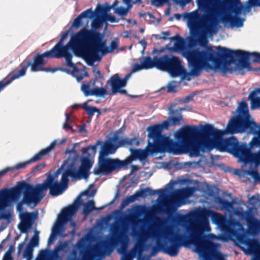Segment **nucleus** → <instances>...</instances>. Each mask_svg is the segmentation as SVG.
Segmentation results:
<instances>
[{
  "label": "nucleus",
  "mask_w": 260,
  "mask_h": 260,
  "mask_svg": "<svg viewBox=\"0 0 260 260\" xmlns=\"http://www.w3.org/2000/svg\"><path fill=\"white\" fill-rule=\"evenodd\" d=\"M207 46L205 49L200 48L187 49L183 54L192 67V73L199 76L201 70L205 68L215 70L223 74L228 72L236 75H243L244 69L250 70V53L244 51L232 50L220 46L215 47Z\"/></svg>",
  "instance_id": "nucleus-1"
},
{
  "label": "nucleus",
  "mask_w": 260,
  "mask_h": 260,
  "mask_svg": "<svg viewBox=\"0 0 260 260\" xmlns=\"http://www.w3.org/2000/svg\"><path fill=\"white\" fill-rule=\"evenodd\" d=\"M55 178V175L49 174L43 183L37 184L35 187L25 181H20L12 188L1 190L0 213H11L9 210H6V207L10 202L16 201L22 192H23L22 202L27 205L39 203L43 198V192L48 189L52 196L61 194L66 189Z\"/></svg>",
  "instance_id": "nucleus-2"
},
{
  "label": "nucleus",
  "mask_w": 260,
  "mask_h": 260,
  "mask_svg": "<svg viewBox=\"0 0 260 260\" xmlns=\"http://www.w3.org/2000/svg\"><path fill=\"white\" fill-rule=\"evenodd\" d=\"M198 5L201 9L208 13V15H202L197 11L183 13V19L187 20V24L191 35L199 38L201 46L206 45V35L215 33L218 22L214 14L219 10L221 3L218 0H198Z\"/></svg>",
  "instance_id": "nucleus-3"
},
{
  "label": "nucleus",
  "mask_w": 260,
  "mask_h": 260,
  "mask_svg": "<svg viewBox=\"0 0 260 260\" xmlns=\"http://www.w3.org/2000/svg\"><path fill=\"white\" fill-rule=\"evenodd\" d=\"M211 129V124H206L199 129L195 125L182 127L175 135L177 141L186 151L198 156L201 149L209 150L213 148L211 134L207 133Z\"/></svg>",
  "instance_id": "nucleus-4"
},
{
  "label": "nucleus",
  "mask_w": 260,
  "mask_h": 260,
  "mask_svg": "<svg viewBox=\"0 0 260 260\" xmlns=\"http://www.w3.org/2000/svg\"><path fill=\"white\" fill-rule=\"evenodd\" d=\"M103 38V35L99 31L85 27L81 29L80 38L82 41V56L88 65L101 61L102 56L111 53L109 47L106 46Z\"/></svg>",
  "instance_id": "nucleus-5"
},
{
  "label": "nucleus",
  "mask_w": 260,
  "mask_h": 260,
  "mask_svg": "<svg viewBox=\"0 0 260 260\" xmlns=\"http://www.w3.org/2000/svg\"><path fill=\"white\" fill-rule=\"evenodd\" d=\"M81 34V29L66 45L57 43L51 50L42 54L46 56V58H64L67 66L72 68V74L75 75V73L79 72L80 70L72 62L73 55L69 50L71 49L77 55L82 56V41L80 38Z\"/></svg>",
  "instance_id": "nucleus-6"
},
{
  "label": "nucleus",
  "mask_w": 260,
  "mask_h": 260,
  "mask_svg": "<svg viewBox=\"0 0 260 260\" xmlns=\"http://www.w3.org/2000/svg\"><path fill=\"white\" fill-rule=\"evenodd\" d=\"M149 139L152 140V142H148V151L150 154H154L165 151L173 152L179 154L177 148L179 144L169 137L162 135L161 128L157 124L148 127L147 129Z\"/></svg>",
  "instance_id": "nucleus-7"
},
{
  "label": "nucleus",
  "mask_w": 260,
  "mask_h": 260,
  "mask_svg": "<svg viewBox=\"0 0 260 260\" xmlns=\"http://www.w3.org/2000/svg\"><path fill=\"white\" fill-rule=\"evenodd\" d=\"M207 133L211 134L213 148H216L220 152H228L240 159L247 146L246 143H240L234 137L223 138V131L215 128L211 124V129H208Z\"/></svg>",
  "instance_id": "nucleus-8"
},
{
  "label": "nucleus",
  "mask_w": 260,
  "mask_h": 260,
  "mask_svg": "<svg viewBox=\"0 0 260 260\" xmlns=\"http://www.w3.org/2000/svg\"><path fill=\"white\" fill-rule=\"evenodd\" d=\"M226 131L228 133L231 134L241 133L249 131L255 135L254 137H258L260 134V123L258 125L251 118L250 115L238 114L233 117L229 121Z\"/></svg>",
  "instance_id": "nucleus-9"
},
{
  "label": "nucleus",
  "mask_w": 260,
  "mask_h": 260,
  "mask_svg": "<svg viewBox=\"0 0 260 260\" xmlns=\"http://www.w3.org/2000/svg\"><path fill=\"white\" fill-rule=\"evenodd\" d=\"M209 211L206 209H202L193 214L195 222L193 225L186 228L189 232V237L192 241L199 240L204 231L209 232L211 230L208 220Z\"/></svg>",
  "instance_id": "nucleus-10"
},
{
  "label": "nucleus",
  "mask_w": 260,
  "mask_h": 260,
  "mask_svg": "<svg viewBox=\"0 0 260 260\" xmlns=\"http://www.w3.org/2000/svg\"><path fill=\"white\" fill-rule=\"evenodd\" d=\"M123 160L118 158L99 156L98 167L94 168L93 173L95 175H108L125 168Z\"/></svg>",
  "instance_id": "nucleus-11"
},
{
  "label": "nucleus",
  "mask_w": 260,
  "mask_h": 260,
  "mask_svg": "<svg viewBox=\"0 0 260 260\" xmlns=\"http://www.w3.org/2000/svg\"><path fill=\"white\" fill-rule=\"evenodd\" d=\"M159 63V70L167 71L173 77L181 76L184 72L180 60L176 56L170 57L165 55L160 57Z\"/></svg>",
  "instance_id": "nucleus-12"
},
{
  "label": "nucleus",
  "mask_w": 260,
  "mask_h": 260,
  "mask_svg": "<svg viewBox=\"0 0 260 260\" xmlns=\"http://www.w3.org/2000/svg\"><path fill=\"white\" fill-rule=\"evenodd\" d=\"M172 237L169 239L171 243L170 246H168L166 243L158 245L159 247L165 253L170 256H176L179 252V248L185 243L188 237L184 235L177 233H172Z\"/></svg>",
  "instance_id": "nucleus-13"
},
{
  "label": "nucleus",
  "mask_w": 260,
  "mask_h": 260,
  "mask_svg": "<svg viewBox=\"0 0 260 260\" xmlns=\"http://www.w3.org/2000/svg\"><path fill=\"white\" fill-rule=\"evenodd\" d=\"M194 191L193 187H186L182 189L176 190L171 196L169 197L164 207L168 213L175 211L178 207V201L180 198L183 197H189Z\"/></svg>",
  "instance_id": "nucleus-14"
},
{
  "label": "nucleus",
  "mask_w": 260,
  "mask_h": 260,
  "mask_svg": "<svg viewBox=\"0 0 260 260\" xmlns=\"http://www.w3.org/2000/svg\"><path fill=\"white\" fill-rule=\"evenodd\" d=\"M89 190H87L79 194L74 204L63 209L58 216V223L62 225L71 219L72 217L77 212L79 207L82 204L81 196H88Z\"/></svg>",
  "instance_id": "nucleus-15"
},
{
  "label": "nucleus",
  "mask_w": 260,
  "mask_h": 260,
  "mask_svg": "<svg viewBox=\"0 0 260 260\" xmlns=\"http://www.w3.org/2000/svg\"><path fill=\"white\" fill-rule=\"evenodd\" d=\"M46 56H44L42 54L37 53L32 59V64L31 66V72H38L43 71L45 72H51L52 73L57 71L65 72L67 73H70V70L63 68H44V66L47 63V60L46 59Z\"/></svg>",
  "instance_id": "nucleus-16"
},
{
  "label": "nucleus",
  "mask_w": 260,
  "mask_h": 260,
  "mask_svg": "<svg viewBox=\"0 0 260 260\" xmlns=\"http://www.w3.org/2000/svg\"><path fill=\"white\" fill-rule=\"evenodd\" d=\"M158 233V226L154 223L149 225L147 230L142 229L138 233V241L135 245V251L139 253L143 251L144 243L150 237H154L157 236Z\"/></svg>",
  "instance_id": "nucleus-17"
},
{
  "label": "nucleus",
  "mask_w": 260,
  "mask_h": 260,
  "mask_svg": "<svg viewBox=\"0 0 260 260\" xmlns=\"http://www.w3.org/2000/svg\"><path fill=\"white\" fill-rule=\"evenodd\" d=\"M101 145V147L99 156H107L109 154L115 153L116 150L120 147L119 142V135L117 134H115L112 137L108 138Z\"/></svg>",
  "instance_id": "nucleus-18"
},
{
  "label": "nucleus",
  "mask_w": 260,
  "mask_h": 260,
  "mask_svg": "<svg viewBox=\"0 0 260 260\" xmlns=\"http://www.w3.org/2000/svg\"><path fill=\"white\" fill-rule=\"evenodd\" d=\"M202 256L204 260H225L222 254L217 250V244L212 241L204 244Z\"/></svg>",
  "instance_id": "nucleus-19"
},
{
  "label": "nucleus",
  "mask_w": 260,
  "mask_h": 260,
  "mask_svg": "<svg viewBox=\"0 0 260 260\" xmlns=\"http://www.w3.org/2000/svg\"><path fill=\"white\" fill-rule=\"evenodd\" d=\"M32 64V60L25 58L20 64V67L21 69L16 73L12 75H9L6 78L3 79L0 81L2 85L6 87L7 85L10 84L14 79H18L22 76H24L26 74L27 69L30 67V69Z\"/></svg>",
  "instance_id": "nucleus-20"
},
{
  "label": "nucleus",
  "mask_w": 260,
  "mask_h": 260,
  "mask_svg": "<svg viewBox=\"0 0 260 260\" xmlns=\"http://www.w3.org/2000/svg\"><path fill=\"white\" fill-rule=\"evenodd\" d=\"M160 57L154 56L153 59L149 56H145L143 58V60L141 63H136L134 64L132 70V72H136L143 69L148 70L155 67L159 70V60Z\"/></svg>",
  "instance_id": "nucleus-21"
},
{
  "label": "nucleus",
  "mask_w": 260,
  "mask_h": 260,
  "mask_svg": "<svg viewBox=\"0 0 260 260\" xmlns=\"http://www.w3.org/2000/svg\"><path fill=\"white\" fill-rule=\"evenodd\" d=\"M238 240L246 246L248 253L253 256V260H260V243L257 240L244 237L239 238Z\"/></svg>",
  "instance_id": "nucleus-22"
},
{
  "label": "nucleus",
  "mask_w": 260,
  "mask_h": 260,
  "mask_svg": "<svg viewBox=\"0 0 260 260\" xmlns=\"http://www.w3.org/2000/svg\"><path fill=\"white\" fill-rule=\"evenodd\" d=\"M56 144V140H55L51 142L49 146L47 147L46 148L41 150L29 160L16 165L14 167V169L19 170L25 168L27 165L30 164L31 162H36L41 159L43 156L49 155L50 152L54 149Z\"/></svg>",
  "instance_id": "nucleus-23"
},
{
  "label": "nucleus",
  "mask_w": 260,
  "mask_h": 260,
  "mask_svg": "<svg viewBox=\"0 0 260 260\" xmlns=\"http://www.w3.org/2000/svg\"><path fill=\"white\" fill-rule=\"evenodd\" d=\"M165 191V189L154 190L149 187H147L140 191H137L133 195L126 197V198L122 202L121 206L122 207H124L125 206H127L129 204L134 202L138 197H143L147 194L150 196H153L156 193L162 194Z\"/></svg>",
  "instance_id": "nucleus-24"
},
{
  "label": "nucleus",
  "mask_w": 260,
  "mask_h": 260,
  "mask_svg": "<svg viewBox=\"0 0 260 260\" xmlns=\"http://www.w3.org/2000/svg\"><path fill=\"white\" fill-rule=\"evenodd\" d=\"M245 220L247 222L249 231L253 235L260 233V220L254 217L251 211L245 213Z\"/></svg>",
  "instance_id": "nucleus-25"
},
{
  "label": "nucleus",
  "mask_w": 260,
  "mask_h": 260,
  "mask_svg": "<svg viewBox=\"0 0 260 260\" xmlns=\"http://www.w3.org/2000/svg\"><path fill=\"white\" fill-rule=\"evenodd\" d=\"M81 258L79 260H94L95 257H102L103 252L98 246H93L92 248L81 251Z\"/></svg>",
  "instance_id": "nucleus-26"
},
{
  "label": "nucleus",
  "mask_w": 260,
  "mask_h": 260,
  "mask_svg": "<svg viewBox=\"0 0 260 260\" xmlns=\"http://www.w3.org/2000/svg\"><path fill=\"white\" fill-rule=\"evenodd\" d=\"M36 214L34 213L25 212L21 213L20 219L22 222V225L19 228L22 232L26 233L27 229L32 225Z\"/></svg>",
  "instance_id": "nucleus-27"
},
{
  "label": "nucleus",
  "mask_w": 260,
  "mask_h": 260,
  "mask_svg": "<svg viewBox=\"0 0 260 260\" xmlns=\"http://www.w3.org/2000/svg\"><path fill=\"white\" fill-rule=\"evenodd\" d=\"M107 83L111 87V93L112 94L117 93L119 88H122L125 86L117 74L112 75L107 81Z\"/></svg>",
  "instance_id": "nucleus-28"
},
{
  "label": "nucleus",
  "mask_w": 260,
  "mask_h": 260,
  "mask_svg": "<svg viewBox=\"0 0 260 260\" xmlns=\"http://www.w3.org/2000/svg\"><path fill=\"white\" fill-rule=\"evenodd\" d=\"M69 165L73 173L74 179L80 180L84 178L86 179L89 177V171L80 166L77 171L74 163H71Z\"/></svg>",
  "instance_id": "nucleus-29"
},
{
  "label": "nucleus",
  "mask_w": 260,
  "mask_h": 260,
  "mask_svg": "<svg viewBox=\"0 0 260 260\" xmlns=\"http://www.w3.org/2000/svg\"><path fill=\"white\" fill-rule=\"evenodd\" d=\"M225 22L230 23L231 27H240L243 25V20L238 16L229 15L224 17L223 19Z\"/></svg>",
  "instance_id": "nucleus-30"
},
{
  "label": "nucleus",
  "mask_w": 260,
  "mask_h": 260,
  "mask_svg": "<svg viewBox=\"0 0 260 260\" xmlns=\"http://www.w3.org/2000/svg\"><path fill=\"white\" fill-rule=\"evenodd\" d=\"M251 101V108H254L260 106V88H255L251 92L249 95Z\"/></svg>",
  "instance_id": "nucleus-31"
},
{
  "label": "nucleus",
  "mask_w": 260,
  "mask_h": 260,
  "mask_svg": "<svg viewBox=\"0 0 260 260\" xmlns=\"http://www.w3.org/2000/svg\"><path fill=\"white\" fill-rule=\"evenodd\" d=\"M71 177L73 178V173L72 172L70 165L68 166L64 171L62 173L61 178L59 183L66 189L68 187L69 180L68 177Z\"/></svg>",
  "instance_id": "nucleus-32"
},
{
  "label": "nucleus",
  "mask_w": 260,
  "mask_h": 260,
  "mask_svg": "<svg viewBox=\"0 0 260 260\" xmlns=\"http://www.w3.org/2000/svg\"><path fill=\"white\" fill-rule=\"evenodd\" d=\"M105 206H103L100 208L95 207L94 202L93 200L88 201L83 204V213L85 215H88L93 210H102Z\"/></svg>",
  "instance_id": "nucleus-33"
},
{
  "label": "nucleus",
  "mask_w": 260,
  "mask_h": 260,
  "mask_svg": "<svg viewBox=\"0 0 260 260\" xmlns=\"http://www.w3.org/2000/svg\"><path fill=\"white\" fill-rule=\"evenodd\" d=\"M119 142L120 145V147L125 146H138L140 142L138 139L136 137L133 138H121L120 139L119 137Z\"/></svg>",
  "instance_id": "nucleus-34"
},
{
  "label": "nucleus",
  "mask_w": 260,
  "mask_h": 260,
  "mask_svg": "<svg viewBox=\"0 0 260 260\" xmlns=\"http://www.w3.org/2000/svg\"><path fill=\"white\" fill-rule=\"evenodd\" d=\"M129 150L131 151V155L123 160L125 167H126L134 160L138 159L139 149L131 148Z\"/></svg>",
  "instance_id": "nucleus-35"
},
{
  "label": "nucleus",
  "mask_w": 260,
  "mask_h": 260,
  "mask_svg": "<svg viewBox=\"0 0 260 260\" xmlns=\"http://www.w3.org/2000/svg\"><path fill=\"white\" fill-rule=\"evenodd\" d=\"M105 19L104 17H96L91 22V28L92 30L98 31L103 25Z\"/></svg>",
  "instance_id": "nucleus-36"
},
{
  "label": "nucleus",
  "mask_w": 260,
  "mask_h": 260,
  "mask_svg": "<svg viewBox=\"0 0 260 260\" xmlns=\"http://www.w3.org/2000/svg\"><path fill=\"white\" fill-rule=\"evenodd\" d=\"M171 40H174V47L179 50H182L184 46V41L179 35L171 38Z\"/></svg>",
  "instance_id": "nucleus-37"
},
{
  "label": "nucleus",
  "mask_w": 260,
  "mask_h": 260,
  "mask_svg": "<svg viewBox=\"0 0 260 260\" xmlns=\"http://www.w3.org/2000/svg\"><path fill=\"white\" fill-rule=\"evenodd\" d=\"M216 203L220 205L222 207L225 209H231L233 207V203L228 201L221 197H217L215 199Z\"/></svg>",
  "instance_id": "nucleus-38"
},
{
  "label": "nucleus",
  "mask_w": 260,
  "mask_h": 260,
  "mask_svg": "<svg viewBox=\"0 0 260 260\" xmlns=\"http://www.w3.org/2000/svg\"><path fill=\"white\" fill-rule=\"evenodd\" d=\"M238 114H242V115H248L249 111L248 109V105L245 101H241L239 103L238 107Z\"/></svg>",
  "instance_id": "nucleus-39"
},
{
  "label": "nucleus",
  "mask_w": 260,
  "mask_h": 260,
  "mask_svg": "<svg viewBox=\"0 0 260 260\" xmlns=\"http://www.w3.org/2000/svg\"><path fill=\"white\" fill-rule=\"evenodd\" d=\"M252 7H260V0H248L245 4L244 11L249 12Z\"/></svg>",
  "instance_id": "nucleus-40"
},
{
  "label": "nucleus",
  "mask_w": 260,
  "mask_h": 260,
  "mask_svg": "<svg viewBox=\"0 0 260 260\" xmlns=\"http://www.w3.org/2000/svg\"><path fill=\"white\" fill-rule=\"evenodd\" d=\"M213 219L215 223L220 226H223L225 222V217L220 213H215L213 215Z\"/></svg>",
  "instance_id": "nucleus-41"
},
{
  "label": "nucleus",
  "mask_w": 260,
  "mask_h": 260,
  "mask_svg": "<svg viewBox=\"0 0 260 260\" xmlns=\"http://www.w3.org/2000/svg\"><path fill=\"white\" fill-rule=\"evenodd\" d=\"M111 9V7L107 8L104 7L99 5L94 12L96 17H103L102 15L106 14V13Z\"/></svg>",
  "instance_id": "nucleus-42"
},
{
  "label": "nucleus",
  "mask_w": 260,
  "mask_h": 260,
  "mask_svg": "<svg viewBox=\"0 0 260 260\" xmlns=\"http://www.w3.org/2000/svg\"><path fill=\"white\" fill-rule=\"evenodd\" d=\"M92 165V162L87 156L83 157L81 158L80 167L89 171Z\"/></svg>",
  "instance_id": "nucleus-43"
},
{
  "label": "nucleus",
  "mask_w": 260,
  "mask_h": 260,
  "mask_svg": "<svg viewBox=\"0 0 260 260\" xmlns=\"http://www.w3.org/2000/svg\"><path fill=\"white\" fill-rule=\"evenodd\" d=\"M131 8V6H127V8L123 7H117L115 9L114 12L122 17L121 19H124L123 17L127 15L128 10Z\"/></svg>",
  "instance_id": "nucleus-44"
},
{
  "label": "nucleus",
  "mask_w": 260,
  "mask_h": 260,
  "mask_svg": "<svg viewBox=\"0 0 260 260\" xmlns=\"http://www.w3.org/2000/svg\"><path fill=\"white\" fill-rule=\"evenodd\" d=\"M91 95L96 96H104L107 94V91L104 87H95L92 89Z\"/></svg>",
  "instance_id": "nucleus-45"
},
{
  "label": "nucleus",
  "mask_w": 260,
  "mask_h": 260,
  "mask_svg": "<svg viewBox=\"0 0 260 260\" xmlns=\"http://www.w3.org/2000/svg\"><path fill=\"white\" fill-rule=\"evenodd\" d=\"M102 144V142L100 140H98L94 145H89L83 148V153L87 154L88 151L91 149L93 154H95L96 150V147L99 145Z\"/></svg>",
  "instance_id": "nucleus-46"
},
{
  "label": "nucleus",
  "mask_w": 260,
  "mask_h": 260,
  "mask_svg": "<svg viewBox=\"0 0 260 260\" xmlns=\"http://www.w3.org/2000/svg\"><path fill=\"white\" fill-rule=\"evenodd\" d=\"M34 248L30 245H27L23 252V257L27 260H31L32 257Z\"/></svg>",
  "instance_id": "nucleus-47"
},
{
  "label": "nucleus",
  "mask_w": 260,
  "mask_h": 260,
  "mask_svg": "<svg viewBox=\"0 0 260 260\" xmlns=\"http://www.w3.org/2000/svg\"><path fill=\"white\" fill-rule=\"evenodd\" d=\"M190 219V215H179L177 218V221L179 224H185L189 222Z\"/></svg>",
  "instance_id": "nucleus-48"
},
{
  "label": "nucleus",
  "mask_w": 260,
  "mask_h": 260,
  "mask_svg": "<svg viewBox=\"0 0 260 260\" xmlns=\"http://www.w3.org/2000/svg\"><path fill=\"white\" fill-rule=\"evenodd\" d=\"M38 234L39 232L36 231L35 235L31 238L30 240V242L27 245H30L32 246V248L38 246L39 243V238Z\"/></svg>",
  "instance_id": "nucleus-49"
},
{
  "label": "nucleus",
  "mask_w": 260,
  "mask_h": 260,
  "mask_svg": "<svg viewBox=\"0 0 260 260\" xmlns=\"http://www.w3.org/2000/svg\"><path fill=\"white\" fill-rule=\"evenodd\" d=\"M177 115H178L177 117L171 116L169 118V120L172 125H175L178 124L182 120L183 118L181 113H179V114Z\"/></svg>",
  "instance_id": "nucleus-50"
},
{
  "label": "nucleus",
  "mask_w": 260,
  "mask_h": 260,
  "mask_svg": "<svg viewBox=\"0 0 260 260\" xmlns=\"http://www.w3.org/2000/svg\"><path fill=\"white\" fill-rule=\"evenodd\" d=\"M248 174L251 176L256 183L260 184V174L256 170L249 171Z\"/></svg>",
  "instance_id": "nucleus-51"
},
{
  "label": "nucleus",
  "mask_w": 260,
  "mask_h": 260,
  "mask_svg": "<svg viewBox=\"0 0 260 260\" xmlns=\"http://www.w3.org/2000/svg\"><path fill=\"white\" fill-rule=\"evenodd\" d=\"M90 83L83 84L81 86V90L86 96L91 95L92 89H90Z\"/></svg>",
  "instance_id": "nucleus-52"
},
{
  "label": "nucleus",
  "mask_w": 260,
  "mask_h": 260,
  "mask_svg": "<svg viewBox=\"0 0 260 260\" xmlns=\"http://www.w3.org/2000/svg\"><path fill=\"white\" fill-rule=\"evenodd\" d=\"M148 153L150 152L148 151V150L146 151L145 150L139 149L138 159L141 161L145 160L148 156ZM149 154H151L150 153Z\"/></svg>",
  "instance_id": "nucleus-53"
},
{
  "label": "nucleus",
  "mask_w": 260,
  "mask_h": 260,
  "mask_svg": "<svg viewBox=\"0 0 260 260\" xmlns=\"http://www.w3.org/2000/svg\"><path fill=\"white\" fill-rule=\"evenodd\" d=\"M80 15L84 18H91L94 16V13L92 11L91 8L87 9L82 12Z\"/></svg>",
  "instance_id": "nucleus-54"
},
{
  "label": "nucleus",
  "mask_w": 260,
  "mask_h": 260,
  "mask_svg": "<svg viewBox=\"0 0 260 260\" xmlns=\"http://www.w3.org/2000/svg\"><path fill=\"white\" fill-rule=\"evenodd\" d=\"M259 201L260 199L258 197L252 196L248 198V202L252 207H255Z\"/></svg>",
  "instance_id": "nucleus-55"
},
{
  "label": "nucleus",
  "mask_w": 260,
  "mask_h": 260,
  "mask_svg": "<svg viewBox=\"0 0 260 260\" xmlns=\"http://www.w3.org/2000/svg\"><path fill=\"white\" fill-rule=\"evenodd\" d=\"M86 110L89 117H92L95 112H98L99 114H101L100 110L94 107H87V109Z\"/></svg>",
  "instance_id": "nucleus-56"
},
{
  "label": "nucleus",
  "mask_w": 260,
  "mask_h": 260,
  "mask_svg": "<svg viewBox=\"0 0 260 260\" xmlns=\"http://www.w3.org/2000/svg\"><path fill=\"white\" fill-rule=\"evenodd\" d=\"M243 7L242 4L240 2L234 6L233 7V12L236 15H239L241 13Z\"/></svg>",
  "instance_id": "nucleus-57"
},
{
  "label": "nucleus",
  "mask_w": 260,
  "mask_h": 260,
  "mask_svg": "<svg viewBox=\"0 0 260 260\" xmlns=\"http://www.w3.org/2000/svg\"><path fill=\"white\" fill-rule=\"evenodd\" d=\"M83 18L81 16V15H79L74 20L73 24L72 26L74 27L75 28H78L79 26L81 25L82 24V19Z\"/></svg>",
  "instance_id": "nucleus-58"
},
{
  "label": "nucleus",
  "mask_w": 260,
  "mask_h": 260,
  "mask_svg": "<svg viewBox=\"0 0 260 260\" xmlns=\"http://www.w3.org/2000/svg\"><path fill=\"white\" fill-rule=\"evenodd\" d=\"M104 18L105 19V21H108L111 23L118 22L119 21V20L118 19H117L115 16L111 14L105 15L104 16Z\"/></svg>",
  "instance_id": "nucleus-59"
},
{
  "label": "nucleus",
  "mask_w": 260,
  "mask_h": 260,
  "mask_svg": "<svg viewBox=\"0 0 260 260\" xmlns=\"http://www.w3.org/2000/svg\"><path fill=\"white\" fill-rule=\"evenodd\" d=\"M79 70H80V71L79 72H77L75 73V75H74L72 74V72L70 71V73H69V74H71L73 75V76L75 77L78 82L81 81L83 79L84 76H85V77L88 76V74L87 72H85L84 74H81V75H77V73H78L81 71V70L80 69H79Z\"/></svg>",
  "instance_id": "nucleus-60"
},
{
  "label": "nucleus",
  "mask_w": 260,
  "mask_h": 260,
  "mask_svg": "<svg viewBox=\"0 0 260 260\" xmlns=\"http://www.w3.org/2000/svg\"><path fill=\"white\" fill-rule=\"evenodd\" d=\"M62 249V247L58 246L55 248V251L52 253L47 260H55L58 257V251Z\"/></svg>",
  "instance_id": "nucleus-61"
},
{
  "label": "nucleus",
  "mask_w": 260,
  "mask_h": 260,
  "mask_svg": "<svg viewBox=\"0 0 260 260\" xmlns=\"http://www.w3.org/2000/svg\"><path fill=\"white\" fill-rule=\"evenodd\" d=\"M11 213L8 212H3V213H0V219H6L10 220L11 219Z\"/></svg>",
  "instance_id": "nucleus-62"
},
{
  "label": "nucleus",
  "mask_w": 260,
  "mask_h": 260,
  "mask_svg": "<svg viewBox=\"0 0 260 260\" xmlns=\"http://www.w3.org/2000/svg\"><path fill=\"white\" fill-rule=\"evenodd\" d=\"M169 0H152L151 4L154 5L157 7L161 6L166 3H167Z\"/></svg>",
  "instance_id": "nucleus-63"
},
{
  "label": "nucleus",
  "mask_w": 260,
  "mask_h": 260,
  "mask_svg": "<svg viewBox=\"0 0 260 260\" xmlns=\"http://www.w3.org/2000/svg\"><path fill=\"white\" fill-rule=\"evenodd\" d=\"M176 85L173 82L170 83L168 85V92L175 93L177 92Z\"/></svg>",
  "instance_id": "nucleus-64"
}]
</instances>
